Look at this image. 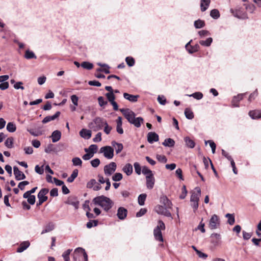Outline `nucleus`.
Returning a JSON list of instances; mask_svg holds the SVG:
<instances>
[{
    "label": "nucleus",
    "instance_id": "nucleus-1",
    "mask_svg": "<svg viewBox=\"0 0 261 261\" xmlns=\"http://www.w3.org/2000/svg\"><path fill=\"white\" fill-rule=\"evenodd\" d=\"M93 202L95 205L101 207L106 212H108L113 205L112 200L103 195L95 197L93 199Z\"/></svg>",
    "mask_w": 261,
    "mask_h": 261
},
{
    "label": "nucleus",
    "instance_id": "nucleus-2",
    "mask_svg": "<svg viewBox=\"0 0 261 261\" xmlns=\"http://www.w3.org/2000/svg\"><path fill=\"white\" fill-rule=\"evenodd\" d=\"M107 121L100 117H95L92 121L88 124V127L93 131L96 132L102 129Z\"/></svg>",
    "mask_w": 261,
    "mask_h": 261
},
{
    "label": "nucleus",
    "instance_id": "nucleus-3",
    "mask_svg": "<svg viewBox=\"0 0 261 261\" xmlns=\"http://www.w3.org/2000/svg\"><path fill=\"white\" fill-rule=\"evenodd\" d=\"M201 192L200 188L197 187L195 188L194 191L192 193L190 201L191 202V206L193 208L194 212L196 211L198 207V201L201 196Z\"/></svg>",
    "mask_w": 261,
    "mask_h": 261
},
{
    "label": "nucleus",
    "instance_id": "nucleus-4",
    "mask_svg": "<svg viewBox=\"0 0 261 261\" xmlns=\"http://www.w3.org/2000/svg\"><path fill=\"white\" fill-rule=\"evenodd\" d=\"M119 110L123 114L129 123L132 124V122H133L134 120L136 118L135 113L129 109H120Z\"/></svg>",
    "mask_w": 261,
    "mask_h": 261
},
{
    "label": "nucleus",
    "instance_id": "nucleus-5",
    "mask_svg": "<svg viewBox=\"0 0 261 261\" xmlns=\"http://www.w3.org/2000/svg\"><path fill=\"white\" fill-rule=\"evenodd\" d=\"M100 152L103 153L104 156L108 159H111L114 156V149L110 146L101 147L100 149Z\"/></svg>",
    "mask_w": 261,
    "mask_h": 261
},
{
    "label": "nucleus",
    "instance_id": "nucleus-6",
    "mask_svg": "<svg viewBox=\"0 0 261 261\" xmlns=\"http://www.w3.org/2000/svg\"><path fill=\"white\" fill-rule=\"evenodd\" d=\"M76 255H78L79 257L83 256L84 261H88V255L84 249L79 247L74 250L73 257L74 261H77Z\"/></svg>",
    "mask_w": 261,
    "mask_h": 261
},
{
    "label": "nucleus",
    "instance_id": "nucleus-7",
    "mask_svg": "<svg viewBox=\"0 0 261 261\" xmlns=\"http://www.w3.org/2000/svg\"><path fill=\"white\" fill-rule=\"evenodd\" d=\"M169 208L163 205H158L155 208V211L159 214L163 215L167 217H171V213L167 210Z\"/></svg>",
    "mask_w": 261,
    "mask_h": 261
},
{
    "label": "nucleus",
    "instance_id": "nucleus-8",
    "mask_svg": "<svg viewBox=\"0 0 261 261\" xmlns=\"http://www.w3.org/2000/svg\"><path fill=\"white\" fill-rule=\"evenodd\" d=\"M116 164L115 162H111L104 167V172L106 175L110 176L114 173L116 169Z\"/></svg>",
    "mask_w": 261,
    "mask_h": 261
},
{
    "label": "nucleus",
    "instance_id": "nucleus-9",
    "mask_svg": "<svg viewBox=\"0 0 261 261\" xmlns=\"http://www.w3.org/2000/svg\"><path fill=\"white\" fill-rule=\"evenodd\" d=\"M210 228L211 229H216L218 226L219 225V219L217 215H213L210 220L209 223Z\"/></svg>",
    "mask_w": 261,
    "mask_h": 261
},
{
    "label": "nucleus",
    "instance_id": "nucleus-10",
    "mask_svg": "<svg viewBox=\"0 0 261 261\" xmlns=\"http://www.w3.org/2000/svg\"><path fill=\"white\" fill-rule=\"evenodd\" d=\"M48 192L49 190L47 188H43L41 189L37 195L38 200L43 202L46 201L48 199V197L46 195L48 193Z\"/></svg>",
    "mask_w": 261,
    "mask_h": 261
},
{
    "label": "nucleus",
    "instance_id": "nucleus-11",
    "mask_svg": "<svg viewBox=\"0 0 261 261\" xmlns=\"http://www.w3.org/2000/svg\"><path fill=\"white\" fill-rule=\"evenodd\" d=\"M192 41L191 40L188 43H187L185 46L187 50L190 54H193L198 51L200 49V46L198 44H196L194 45H191L190 43Z\"/></svg>",
    "mask_w": 261,
    "mask_h": 261
},
{
    "label": "nucleus",
    "instance_id": "nucleus-12",
    "mask_svg": "<svg viewBox=\"0 0 261 261\" xmlns=\"http://www.w3.org/2000/svg\"><path fill=\"white\" fill-rule=\"evenodd\" d=\"M13 172L15 178L17 180L24 179L26 178L24 174L22 172L20 171L17 166L13 167Z\"/></svg>",
    "mask_w": 261,
    "mask_h": 261
},
{
    "label": "nucleus",
    "instance_id": "nucleus-13",
    "mask_svg": "<svg viewBox=\"0 0 261 261\" xmlns=\"http://www.w3.org/2000/svg\"><path fill=\"white\" fill-rule=\"evenodd\" d=\"M65 203L67 204L73 206L75 209H77L79 208V201L77 200V198L75 196L69 197Z\"/></svg>",
    "mask_w": 261,
    "mask_h": 261
},
{
    "label": "nucleus",
    "instance_id": "nucleus-14",
    "mask_svg": "<svg viewBox=\"0 0 261 261\" xmlns=\"http://www.w3.org/2000/svg\"><path fill=\"white\" fill-rule=\"evenodd\" d=\"M127 215V210L123 207H119L117 210V216L121 220H124Z\"/></svg>",
    "mask_w": 261,
    "mask_h": 261
},
{
    "label": "nucleus",
    "instance_id": "nucleus-15",
    "mask_svg": "<svg viewBox=\"0 0 261 261\" xmlns=\"http://www.w3.org/2000/svg\"><path fill=\"white\" fill-rule=\"evenodd\" d=\"M159 135L155 132H149L147 134V141L152 144L154 142H157L159 141Z\"/></svg>",
    "mask_w": 261,
    "mask_h": 261
},
{
    "label": "nucleus",
    "instance_id": "nucleus-16",
    "mask_svg": "<svg viewBox=\"0 0 261 261\" xmlns=\"http://www.w3.org/2000/svg\"><path fill=\"white\" fill-rule=\"evenodd\" d=\"M146 179V187L148 189H152L153 188L155 179L153 175H147Z\"/></svg>",
    "mask_w": 261,
    "mask_h": 261
},
{
    "label": "nucleus",
    "instance_id": "nucleus-17",
    "mask_svg": "<svg viewBox=\"0 0 261 261\" xmlns=\"http://www.w3.org/2000/svg\"><path fill=\"white\" fill-rule=\"evenodd\" d=\"M80 135L81 137L85 139H89L92 135L91 130L87 129L86 128L82 129L80 133Z\"/></svg>",
    "mask_w": 261,
    "mask_h": 261
},
{
    "label": "nucleus",
    "instance_id": "nucleus-18",
    "mask_svg": "<svg viewBox=\"0 0 261 261\" xmlns=\"http://www.w3.org/2000/svg\"><path fill=\"white\" fill-rule=\"evenodd\" d=\"M61 113L59 111L57 112L53 116H46L42 121V122L43 124L48 123L52 120H55L56 118H58L60 115Z\"/></svg>",
    "mask_w": 261,
    "mask_h": 261
},
{
    "label": "nucleus",
    "instance_id": "nucleus-19",
    "mask_svg": "<svg viewBox=\"0 0 261 261\" xmlns=\"http://www.w3.org/2000/svg\"><path fill=\"white\" fill-rule=\"evenodd\" d=\"M50 137L51 138L52 142L56 143L60 140L61 138V133L58 130H56L52 133Z\"/></svg>",
    "mask_w": 261,
    "mask_h": 261
},
{
    "label": "nucleus",
    "instance_id": "nucleus-20",
    "mask_svg": "<svg viewBox=\"0 0 261 261\" xmlns=\"http://www.w3.org/2000/svg\"><path fill=\"white\" fill-rule=\"evenodd\" d=\"M153 234L154 238L156 240L160 242H163V238L161 230H160L159 228L155 227L153 230Z\"/></svg>",
    "mask_w": 261,
    "mask_h": 261
},
{
    "label": "nucleus",
    "instance_id": "nucleus-21",
    "mask_svg": "<svg viewBox=\"0 0 261 261\" xmlns=\"http://www.w3.org/2000/svg\"><path fill=\"white\" fill-rule=\"evenodd\" d=\"M244 94H240L237 96H234L231 101V104L233 107H238L239 105L238 103L240 100H241L243 98Z\"/></svg>",
    "mask_w": 261,
    "mask_h": 261
},
{
    "label": "nucleus",
    "instance_id": "nucleus-22",
    "mask_svg": "<svg viewBox=\"0 0 261 261\" xmlns=\"http://www.w3.org/2000/svg\"><path fill=\"white\" fill-rule=\"evenodd\" d=\"M123 97L125 99L129 100L130 102H135L137 101L138 98L139 97V96L138 95H134L129 94L127 93H124Z\"/></svg>",
    "mask_w": 261,
    "mask_h": 261
},
{
    "label": "nucleus",
    "instance_id": "nucleus-23",
    "mask_svg": "<svg viewBox=\"0 0 261 261\" xmlns=\"http://www.w3.org/2000/svg\"><path fill=\"white\" fill-rule=\"evenodd\" d=\"M30 244L29 241H24L21 243L19 247L17 249V252L21 253L27 249L30 246Z\"/></svg>",
    "mask_w": 261,
    "mask_h": 261
},
{
    "label": "nucleus",
    "instance_id": "nucleus-24",
    "mask_svg": "<svg viewBox=\"0 0 261 261\" xmlns=\"http://www.w3.org/2000/svg\"><path fill=\"white\" fill-rule=\"evenodd\" d=\"M249 116L253 119H258L261 118V111L260 110H253L250 111L249 113Z\"/></svg>",
    "mask_w": 261,
    "mask_h": 261
},
{
    "label": "nucleus",
    "instance_id": "nucleus-25",
    "mask_svg": "<svg viewBox=\"0 0 261 261\" xmlns=\"http://www.w3.org/2000/svg\"><path fill=\"white\" fill-rule=\"evenodd\" d=\"M97 148H98V147L96 145L92 144V145H90L89 148H85L84 150L86 152H89L94 155V154L95 153H96Z\"/></svg>",
    "mask_w": 261,
    "mask_h": 261
},
{
    "label": "nucleus",
    "instance_id": "nucleus-26",
    "mask_svg": "<svg viewBox=\"0 0 261 261\" xmlns=\"http://www.w3.org/2000/svg\"><path fill=\"white\" fill-rule=\"evenodd\" d=\"M161 202L164 206L168 208H171L172 203L166 196H163L161 198Z\"/></svg>",
    "mask_w": 261,
    "mask_h": 261
},
{
    "label": "nucleus",
    "instance_id": "nucleus-27",
    "mask_svg": "<svg viewBox=\"0 0 261 261\" xmlns=\"http://www.w3.org/2000/svg\"><path fill=\"white\" fill-rule=\"evenodd\" d=\"M211 3V0H201L200 7L202 12L207 10Z\"/></svg>",
    "mask_w": 261,
    "mask_h": 261
},
{
    "label": "nucleus",
    "instance_id": "nucleus-28",
    "mask_svg": "<svg viewBox=\"0 0 261 261\" xmlns=\"http://www.w3.org/2000/svg\"><path fill=\"white\" fill-rule=\"evenodd\" d=\"M122 170L127 175H130L133 172V166L129 163L126 164L123 167Z\"/></svg>",
    "mask_w": 261,
    "mask_h": 261
},
{
    "label": "nucleus",
    "instance_id": "nucleus-29",
    "mask_svg": "<svg viewBox=\"0 0 261 261\" xmlns=\"http://www.w3.org/2000/svg\"><path fill=\"white\" fill-rule=\"evenodd\" d=\"M112 144L115 148L116 152L117 154L120 153L123 148V145L121 143H117L115 141H113L112 142Z\"/></svg>",
    "mask_w": 261,
    "mask_h": 261
},
{
    "label": "nucleus",
    "instance_id": "nucleus-30",
    "mask_svg": "<svg viewBox=\"0 0 261 261\" xmlns=\"http://www.w3.org/2000/svg\"><path fill=\"white\" fill-rule=\"evenodd\" d=\"M162 144L164 146L172 147L174 146L175 141H174L173 139H172L171 138H167L164 140V141L163 142Z\"/></svg>",
    "mask_w": 261,
    "mask_h": 261
},
{
    "label": "nucleus",
    "instance_id": "nucleus-31",
    "mask_svg": "<svg viewBox=\"0 0 261 261\" xmlns=\"http://www.w3.org/2000/svg\"><path fill=\"white\" fill-rule=\"evenodd\" d=\"M184 140L187 147L190 148H193L195 147V143L194 141L191 139L189 137H186L184 138Z\"/></svg>",
    "mask_w": 261,
    "mask_h": 261
},
{
    "label": "nucleus",
    "instance_id": "nucleus-32",
    "mask_svg": "<svg viewBox=\"0 0 261 261\" xmlns=\"http://www.w3.org/2000/svg\"><path fill=\"white\" fill-rule=\"evenodd\" d=\"M55 228V225L53 222H49L48 224H47L45 226V228L44 229H43L42 232L41 234H44L45 233L49 232L52 231Z\"/></svg>",
    "mask_w": 261,
    "mask_h": 261
},
{
    "label": "nucleus",
    "instance_id": "nucleus-33",
    "mask_svg": "<svg viewBox=\"0 0 261 261\" xmlns=\"http://www.w3.org/2000/svg\"><path fill=\"white\" fill-rule=\"evenodd\" d=\"M143 121L144 119L142 117H137L134 120V121L132 122V124H133L136 127H140L141 123H143Z\"/></svg>",
    "mask_w": 261,
    "mask_h": 261
},
{
    "label": "nucleus",
    "instance_id": "nucleus-34",
    "mask_svg": "<svg viewBox=\"0 0 261 261\" xmlns=\"http://www.w3.org/2000/svg\"><path fill=\"white\" fill-rule=\"evenodd\" d=\"M24 58L30 60L32 59H36L37 57L33 51L28 49L25 51Z\"/></svg>",
    "mask_w": 261,
    "mask_h": 261
},
{
    "label": "nucleus",
    "instance_id": "nucleus-35",
    "mask_svg": "<svg viewBox=\"0 0 261 261\" xmlns=\"http://www.w3.org/2000/svg\"><path fill=\"white\" fill-rule=\"evenodd\" d=\"M44 151L47 153H50L52 152H57V150L53 144H49L45 148Z\"/></svg>",
    "mask_w": 261,
    "mask_h": 261
},
{
    "label": "nucleus",
    "instance_id": "nucleus-36",
    "mask_svg": "<svg viewBox=\"0 0 261 261\" xmlns=\"http://www.w3.org/2000/svg\"><path fill=\"white\" fill-rule=\"evenodd\" d=\"M14 139L13 137L8 138L5 142V146L8 148L13 147Z\"/></svg>",
    "mask_w": 261,
    "mask_h": 261
},
{
    "label": "nucleus",
    "instance_id": "nucleus-37",
    "mask_svg": "<svg viewBox=\"0 0 261 261\" xmlns=\"http://www.w3.org/2000/svg\"><path fill=\"white\" fill-rule=\"evenodd\" d=\"M78 175V170L77 169H74L71 175L67 178V181L68 182H72L74 181L75 178Z\"/></svg>",
    "mask_w": 261,
    "mask_h": 261
},
{
    "label": "nucleus",
    "instance_id": "nucleus-38",
    "mask_svg": "<svg viewBox=\"0 0 261 261\" xmlns=\"http://www.w3.org/2000/svg\"><path fill=\"white\" fill-rule=\"evenodd\" d=\"M213 42V39L211 37H209L205 40H200L199 43L200 45L204 46H210Z\"/></svg>",
    "mask_w": 261,
    "mask_h": 261
},
{
    "label": "nucleus",
    "instance_id": "nucleus-39",
    "mask_svg": "<svg viewBox=\"0 0 261 261\" xmlns=\"http://www.w3.org/2000/svg\"><path fill=\"white\" fill-rule=\"evenodd\" d=\"M185 115L188 119H192L194 117L193 112L189 108L185 110Z\"/></svg>",
    "mask_w": 261,
    "mask_h": 261
},
{
    "label": "nucleus",
    "instance_id": "nucleus-40",
    "mask_svg": "<svg viewBox=\"0 0 261 261\" xmlns=\"http://www.w3.org/2000/svg\"><path fill=\"white\" fill-rule=\"evenodd\" d=\"M146 196L147 195L146 194H141L139 196L138 198V201L140 205L142 206L144 205Z\"/></svg>",
    "mask_w": 261,
    "mask_h": 261
},
{
    "label": "nucleus",
    "instance_id": "nucleus-41",
    "mask_svg": "<svg viewBox=\"0 0 261 261\" xmlns=\"http://www.w3.org/2000/svg\"><path fill=\"white\" fill-rule=\"evenodd\" d=\"M194 27L196 29H200L204 27L205 22L204 20L198 19L194 22Z\"/></svg>",
    "mask_w": 261,
    "mask_h": 261
},
{
    "label": "nucleus",
    "instance_id": "nucleus-42",
    "mask_svg": "<svg viewBox=\"0 0 261 261\" xmlns=\"http://www.w3.org/2000/svg\"><path fill=\"white\" fill-rule=\"evenodd\" d=\"M210 16L214 19H218L220 16L219 11L216 9H213L210 12Z\"/></svg>",
    "mask_w": 261,
    "mask_h": 261
},
{
    "label": "nucleus",
    "instance_id": "nucleus-43",
    "mask_svg": "<svg viewBox=\"0 0 261 261\" xmlns=\"http://www.w3.org/2000/svg\"><path fill=\"white\" fill-rule=\"evenodd\" d=\"M16 129L15 124L13 122H9L7 125V130L10 132L13 133Z\"/></svg>",
    "mask_w": 261,
    "mask_h": 261
},
{
    "label": "nucleus",
    "instance_id": "nucleus-44",
    "mask_svg": "<svg viewBox=\"0 0 261 261\" xmlns=\"http://www.w3.org/2000/svg\"><path fill=\"white\" fill-rule=\"evenodd\" d=\"M225 217L228 218L227 222L229 225H233L235 222L234 216L233 214H227Z\"/></svg>",
    "mask_w": 261,
    "mask_h": 261
},
{
    "label": "nucleus",
    "instance_id": "nucleus-45",
    "mask_svg": "<svg viewBox=\"0 0 261 261\" xmlns=\"http://www.w3.org/2000/svg\"><path fill=\"white\" fill-rule=\"evenodd\" d=\"M81 66L85 69L90 70L93 68V65L89 62L85 61L81 63Z\"/></svg>",
    "mask_w": 261,
    "mask_h": 261
},
{
    "label": "nucleus",
    "instance_id": "nucleus-46",
    "mask_svg": "<svg viewBox=\"0 0 261 261\" xmlns=\"http://www.w3.org/2000/svg\"><path fill=\"white\" fill-rule=\"evenodd\" d=\"M98 221L97 220H90L86 224L88 228H91L93 226H96L98 225Z\"/></svg>",
    "mask_w": 261,
    "mask_h": 261
},
{
    "label": "nucleus",
    "instance_id": "nucleus-47",
    "mask_svg": "<svg viewBox=\"0 0 261 261\" xmlns=\"http://www.w3.org/2000/svg\"><path fill=\"white\" fill-rule=\"evenodd\" d=\"M125 61L127 65L129 67H132L135 65V59L132 57H127L125 58Z\"/></svg>",
    "mask_w": 261,
    "mask_h": 261
},
{
    "label": "nucleus",
    "instance_id": "nucleus-48",
    "mask_svg": "<svg viewBox=\"0 0 261 261\" xmlns=\"http://www.w3.org/2000/svg\"><path fill=\"white\" fill-rule=\"evenodd\" d=\"M106 96L110 103L115 101V96L113 92H108L106 93Z\"/></svg>",
    "mask_w": 261,
    "mask_h": 261
},
{
    "label": "nucleus",
    "instance_id": "nucleus-49",
    "mask_svg": "<svg viewBox=\"0 0 261 261\" xmlns=\"http://www.w3.org/2000/svg\"><path fill=\"white\" fill-rule=\"evenodd\" d=\"M142 173L144 175H146V176L147 175H150L152 176L153 175L152 172L151 170H150L146 166H143L142 167Z\"/></svg>",
    "mask_w": 261,
    "mask_h": 261
},
{
    "label": "nucleus",
    "instance_id": "nucleus-50",
    "mask_svg": "<svg viewBox=\"0 0 261 261\" xmlns=\"http://www.w3.org/2000/svg\"><path fill=\"white\" fill-rule=\"evenodd\" d=\"M99 105L101 107H104L107 105V101L105 100V98L102 96H99L97 98Z\"/></svg>",
    "mask_w": 261,
    "mask_h": 261
},
{
    "label": "nucleus",
    "instance_id": "nucleus-51",
    "mask_svg": "<svg viewBox=\"0 0 261 261\" xmlns=\"http://www.w3.org/2000/svg\"><path fill=\"white\" fill-rule=\"evenodd\" d=\"M189 96L193 97V98L199 100L201 99L203 97V94L202 93L199 92H195L191 95H189Z\"/></svg>",
    "mask_w": 261,
    "mask_h": 261
},
{
    "label": "nucleus",
    "instance_id": "nucleus-52",
    "mask_svg": "<svg viewBox=\"0 0 261 261\" xmlns=\"http://www.w3.org/2000/svg\"><path fill=\"white\" fill-rule=\"evenodd\" d=\"M123 176L122 174L120 173H116L112 176V180L115 181H120L122 179Z\"/></svg>",
    "mask_w": 261,
    "mask_h": 261
},
{
    "label": "nucleus",
    "instance_id": "nucleus-53",
    "mask_svg": "<svg viewBox=\"0 0 261 261\" xmlns=\"http://www.w3.org/2000/svg\"><path fill=\"white\" fill-rule=\"evenodd\" d=\"M72 251V249H68L62 254V257L64 260H70L69 255Z\"/></svg>",
    "mask_w": 261,
    "mask_h": 261
},
{
    "label": "nucleus",
    "instance_id": "nucleus-54",
    "mask_svg": "<svg viewBox=\"0 0 261 261\" xmlns=\"http://www.w3.org/2000/svg\"><path fill=\"white\" fill-rule=\"evenodd\" d=\"M72 162L74 166H81L82 164V161L79 157H75L72 159Z\"/></svg>",
    "mask_w": 261,
    "mask_h": 261
},
{
    "label": "nucleus",
    "instance_id": "nucleus-55",
    "mask_svg": "<svg viewBox=\"0 0 261 261\" xmlns=\"http://www.w3.org/2000/svg\"><path fill=\"white\" fill-rule=\"evenodd\" d=\"M156 158L160 162L165 163L167 162V159L164 155L157 154Z\"/></svg>",
    "mask_w": 261,
    "mask_h": 261
},
{
    "label": "nucleus",
    "instance_id": "nucleus-56",
    "mask_svg": "<svg viewBox=\"0 0 261 261\" xmlns=\"http://www.w3.org/2000/svg\"><path fill=\"white\" fill-rule=\"evenodd\" d=\"M134 166L136 173L137 174L140 175L141 173V167L140 164L138 162H135Z\"/></svg>",
    "mask_w": 261,
    "mask_h": 261
},
{
    "label": "nucleus",
    "instance_id": "nucleus-57",
    "mask_svg": "<svg viewBox=\"0 0 261 261\" xmlns=\"http://www.w3.org/2000/svg\"><path fill=\"white\" fill-rule=\"evenodd\" d=\"M205 143L206 144H207V143H209L210 146L212 148V153H215V150H216V145L215 143L212 140H208L207 141H205Z\"/></svg>",
    "mask_w": 261,
    "mask_h": 261
},
{
    "label": "nucleus",
    "instance_id": "nucleus-58",
    "mask_svg": "<svg viewBox=\"0 0 261 261\" xmlns=\"http://www.w3.org/2000/svg\"><path fill=\"white\" fill-rule=\"evenodd\" d=\"M27 201L28 202L31 204L33 205L35 204L36 201V197L35 195H31L28 198H27Z\"/></svg>",
    "mask_w": 261,
    "mask_h": 261
},
{
    "label": "nucleus",
    "instance_id": "nucleus-59",
    "mask_svg": "<svg viewBox=\"0 0 261 261\" xmlns=\"http://www.w3.org/2000/svg\"><path fill=\"white\" fill-rule=\"evenodd\" d=\"M29 184V182L28 181H22L20 182L18 184V187L20 189V190H24V187L25 186L28 185Z\"/></svg>",
    "mask_w": 261,
    "mask_h": 261
},
{
    "label": "nucleus",
    "instance_id": "nucleus-60",
    "mask_svg": "<svg viewBox=\"0 0 261 261\" xmlns=\"http://www.w3.org/2000/svg\"><path fill=\"white\" fill-rule=\"evenodd\" d=\"M91 166L94 168L97 167L100 164V160L98 159H95L92 161H91Z\"/></svg>",
    "mask_w": 261,
    "mask_h": 261
},
{
    "label": "nucleus",
    "instance_id": "nucleus-61",
    "mask_svg": "<svg viewBox=\"0 0 261 261\" xmlns=\"http://www.w3.org/2000/svg\"><path fill=\"white\" fill-rule=\"evenodd\" d=\"M157 99L158 102L162 105H165L167 102L166 99L164 96H158Z\"/></svg>",
    "mask_w": 261,
    "mask_h": 261
},
{
    "label": "nucleus",
    "instance_id": "nucleus-62",
    "mask_svg": "<svg viewBox=\"0 0 261 261\" xmlns=\"http://www.w3.org/2000/svg\"><path fill=\"white\" fill-rule=\"evenodd\" d=\"M96 181L94 179H91L87 184V188L91 189L96 184Z\"/></svg>",
    "mask_w": 261,
    "mask_h": 261
},
{
    "label": "nucleus",
    "instance_id": "nucleus-63",
    "mask_svg": "<svg viewBox=\"0 0 261 261\" xmlns=\"http://www.w3.org/2000/svg\"><path fill=\"white\" fill-rule=\"evenodd\" d=\"M147 212V210L145 208H142L136 214L137 217H140L145 215Z\"/></svg>",
    "mask_w": 261,
    "mask_h": 261
},
{
    "label": "nucleus",
    "instance_id": "nucleus-64",
    "mask_svg": "<svg viewBox=\"0 0 261 261\" xmlns=\"http://www.w3.org/2000/svg\"><path fill=\"white\" fill-rule=\"evenodd\" d=\"M71 100L74 106H77L78 105L79 97L76 95H72L71 96Z\"/></svg>",
    "mask_w": 261,
    "mask_h": 261
}]
</instances>
